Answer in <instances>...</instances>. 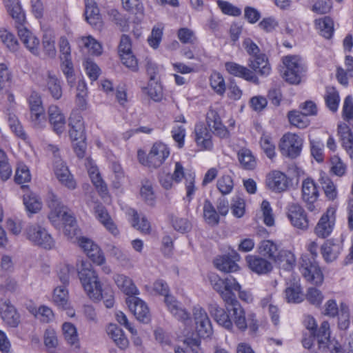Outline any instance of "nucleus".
<instances>
[{
    "label": "nucleus",
    "instance_id": "nucleus-1",
    "mask_svg": "<svg viewBox=\"0 0 353 353\" xmlns=\"http://www.w3.org/2000/svg\"><path fill=\"white\" fill-rule=\"evenodd\" d=\"M79 263L80 267L77 264L78 276L85 292L90 299H98L101 284L97 273L88 261L81 260Z\"/></svg>",
    "mask_w": 353,
    "mask_h": 353
},
{
    "label": "nucleus",
    "instance_id": "nucleus-2",
    "mask_svg": "<svg viewBox=\"0 0 353 353\" xmlns=\"http://www.w3.org/2000/svg\"><path fill=\"white\" fill-rule=\"evenodd\" d=\"M48 205L50 208L48 218L54 224L61 222L65 228V231L70 232L69 228H72L76 225L74 217L70 213V210L62 204L59 198L52 192H50L48 199Z\"/></svg>",
    "mask_w": 353,
    "mask_h": 353
},
{
    "label": "nucleus",
    "instance_id": "nucleus-3",
    "mask_svg": "<svg viewBox=\"0 0 353 353\" xmlns=\"http://www.w3.org/2000/svg\"><path fill=\"white\" fill-rule=\"evenodd\" d=\"M308 251L312 256V259L307 256H303L301 263V272L304 278L309 282L321 285L323 281V274L315 261V257L317 256L318 245L312 241L308 245Z\"/></svg>",
    "mask_w": 353,
    "mask_h": 353
},
{
    "label": "nucleus",
    "instance_id": "nucleus-4",
    "mask_svg": "<svg viewBox=\"0 0 353 353\" xmlns=\"http://www.w3.org/2000/svg\"><path fill=\"white\" fill-rule=\"evenodd\" d=\"M209 279L213 289L220 294L225 305L236 299L234 290H239L241 285L234 278L230 276L223 279L216 274H211Z\"/></svg>",
    "mask_w": 353,
    "mask_h": 353
},
{
    "label": "nucleus",
    "instance_id": "nucleus-5",
    "mask_svg": "<svg viewBox=\"0 0 353 353\" xmlns=\"http://www.w3.org/2000/svg\"><path fill=\"white\" fill-rule=\"evenodd\" d=\"M169 155V148L165 144L161 142L154 143L146 157L143 152H138L139 162L143 165L153 168L160 167Z\"/></svg>",
    "mask_w": 353,
    "mask_h": 353
},
{
    "label": "nucleus",
    "instance_id": "nucleus-6",
    "mask_svg": "<svg viewBox=\"0 0 353 353\" xmlns=\"http://www.w3.org/2000/svg\"><path fill=\"white\" fill-rule=\"evenodd\" d=\"M285 65L283 77L292 84H298L301 81L303 68L299 57L296 55L286 56L283 59Z\"/></svg>",
    "mask_w": 353,
    "mask_h": 353
},
{
    "label": "nucleus",
    "instance_id": "nucleus-7",
    "mask_svg": "<svg viewBox=\"0 0 353 353\" xmlns=\"http://www.w3.org/2000/svg\"><path fill=\"white\" fill-rule=\"evenodd\" d=\"M26 238L36 245L45 249H51L54 242L47 230L37 224L28 225L26 229Z\"/></svg>",
    "mask_w": 353,
    "mask_h": 353
},
{
    "label": "nucleus",
    "instance_id": "nucleus-8",
    "mask_svg": "<svg viewBox=\"0 0 353 353\" xmlns=\"http://www.w3.org/2000/svg\"><path fill=\"white\" fill-rule=\"evenodd\" d=\"M317 343L319 350L322 352H327L328 350L331 353L343 352L340 343L330 339V324L327 321H323L321 324L320 331L317 334Z\"/></svg>",
    "mask_w": 353,
    "mask_h": 353
},
{
    "label": "nucleus",
    "instance_id": "nucleus-9",
    "mask_svg": "<svg viewBox=\"0 0 353 353\" xmlns=\"http://www.w3.org/2000/svg\"><path fill=\"white\" fill-rule=\"evenodd\" d=\"M302 145L301 138L295 134L288 133L282 137L279 149L283 156L294 159L300 154Z\"/></svg>",
    "mask_w": 353,
    "mask_h": 353
},
{
    "label": "nucleus",
    "instance_id": "nucleus-10",
    "mask_svg": "<svg viewBox=\"0 0 353 353\" xmlns=\"http://www.w3.org/2000/svg\"><path fill=\"white\" fill-rule=\"evenodd\" d=\"M319 197V190L314 181L307 178L302 183V199L306 203L308 210L318 211L315 203Z\"/></svg>",
    "mask_w": 353,
    "mask_h": 353
},
{
    "label": "nucleus",
    "instance_id": "nucleus-11",
    "mask_svg": "<svg viewBox=\"0 0 353 353\" xmlns=\"http://www.w3.org/2000/svg\"><path fill=\"white\" fill-rule=\"evenodd\" d=\"M266 185L274 192H282L287 190L292 185V180L283 172L274 170L267 175Z\"/></svg>",
    "mask_w": 353,
    "mask_h": 353
},
{
    "label": "nucleus",
    "instance_id": "nucleus-12",
    "mask_svg": "<svg viewBox=\"0 0 353 353\" xmlns=\"http://www.w3.org/2000/svg\"><path fill=\"white\" fill-rule=\"evenodd\" d=\"M196 330L200 337H208L212 332L211 322L205 311L199 306L193 309Z\"/></svg>",
    "mask_w": 353,
    "mask_h": 353
},
{
    "label": "nucleus",
    "instance_id": "nucleus-13",
    "mask_svg": "<svg viewBox=\"0 0 353 353\" xmlns=\"http://www.w3.org/2000/svg\"><path fill=\"white\" fill-rule=\"evenodd\" d=\"M206 122L212 132L221 139H228L230 134L228 128L223 124L218 112L210 109L206 114Z\"/></svg>",
    "mask_w": 353,
    "mask_h": 353
},
{
    "label": "nucleus",
    "instance_id": "nucleus-14",
    "mask_svg": "<svg viewBox=\"0 0 353 353\" xmlns=\"http://www.w3.org/2000/svg\"><path fill=\"white\" fill-rule=\"evenodd\" d=\"M334 214L335 210L329 208L322 215L314 229V232L319 237L324 239L331 234L335 222Z\"/></svg>",
    "mask_w": 353,
    "mask_h": 353
},
{
    "label": "nucleus",
    "instance_id": "nucleus-15",
    "mask_svg": "<svg viewBox=\"0 0 353 353\" xmlns=\"http://www.w3.org/2000/svg\"><path fill=\"white\" fill-rule=\"evenodd\" d=\"M126 303L130 310L139 321L143 323H148L150 321L149 309L141 299L134 296H130L126 299Z\"/></svg>",
    "mask_w": 353,
    "mask_h": 353
},
{
    "label": "nucleus",
    "instance_id": "nucleus-16",
    "mask_svg": "<svg viewBox=\"0 0 353 353\" xmlns=\"http://www.w3.org/2000/svg\"><path fill=\"white\" fill-rule=\"evenodd\" d=\"M288 216L292 224L299 229L305 230L309 226V221L304 209L298 203H292L288 209Z\"/></svg>",
    "mask_w": 353,
    "mask_h": 353
},
{
    "label": "nucleus",
    "instance_id": "nucleus-17",
    "mask_svg": "<svg viewBox=\"0 0 353 353\" xmlns=\"http://www.w3.org/2000/svg\"><path fill=\"white\" fill-rule=\"evenodd\" d=\"M3 2L8 13L14 20L17 30L23 28L26 16L19 0H3Z\"/></svg>",
    "mask_w": 353,
    "mask_h": 353
},
{
    "label": "nucleus",
    "instance_id": "nucleus-18",
    "mask_svg": "<svg viewBox=\"0 0 353 353\" xmlns=\"http://www.w3.org/2000/svg\"><path fill=\"white\" fill-rule=\"evenodd\" d=\"M245 261L249 268L258 274H265L272 270V263L259 256L248 255Z\"/></svg>",
    "mask_w": 353,
    "mask_h": 353
},
{
    "label": "nucleus",
    "instance_id": "nucleus-19",
    "mask_svg": "<svg viewBox=\"0 0 353 353\" xmlns=\"http://www.w3.org/2000/svg\"><path fill=\"white\" fill-rule=\"evenodd\" d=\"M226 70L232 75L241 77L255 84H259L258 77L252 71L234 62H227L225 64Z\"/></svg>",
    "mask_w": 353,
    "mask_h": 353
},
{
    "label": "nucleus",
    "instance_id": "nucleus-20",
    "mask_svg": "<svg viewBox=\"0 0 353 353\" xmlns=\"http://www.w3.org/2000/svg\"><path fill=\"white\" fill-rule=\"evenodd\" d=\"M54 173L59 181L70 190L76 188V183L65 164L61 160L57 159L54 163Z\"/></svg>",
    "mask_w": 353,
    "mask_h": 353
},
{
    "label": "nucleus",
    "instance_id": "nucleus-21",
    "mask_svg": "<svg viewBox=\"0 0 353 353\" xmlns=\"http://www.w3.org/2000/svg\"><path fill=\"white\" fill-rule=\"evenodd\" d=\"M18 35L26 48L34 55L40 54L39 39L25 27L19 28Z\"/></svg>",
    "mask_w": 353,
    "mask_h": 353
},
{
    "label": "nucleus",
    "instance_id": "nucleus-22",
    "mask_svg": "<svg viewBox=\"0 0 353 353\" xmlns=\"http://www.w3.org/2000/svg\"><path fill=\"white\" fill-rule=\"evenodd\" d=\"M1 316L3 322L10 327H17L19 325L20 315L9 301H5L1 307Z\"/></svg>",
    "mask_w": 353,
    "mask_h": 353
},
{
    "label": "nucleus",
    "instance_id": "nucleus-23",
    "mask_svg": "<svg viewBox=\"0 0 353 353\" xmlns=\"http://www.w3.org/2000/svg\"><path fill=\"white\" fill-rule=\"evenodd\" d=\"M85 16L88 23L96 29L99 30L102 27V19L99 14V10L94 0H85Z\"/></svg>",
    "mask_w": 353,
    "mask_h": 353
},
{
    "label": "nucleus",
    "instance_id": "nucleus-24",
    "mask_svg": "<svg viewBox=\"0 0 353 353\" xmlns=\"http://www.w3.org/2000/svg\"><path fill=\"white\" fill-rule=\"evenodd\" d=\"M70 129L69 134L74 141L85 139V128L83 119L79 114H72L69 119Z\"/></svg>",
    "mask_w": 353,
    "mask_h": 353
},
{
    "label": "nucleus",
    "instance_id": "nucleus-25",
    "mask_svg": "<svg viewBox=\"0 0 353 353\" xmlns=\"http://www.w3.org/2000/svg\"><path fill=\"white\" fill-rule=\"evenodd\" d=\"M227 309L232 312V316L236 326L241 330L247 328V322L245 316V312L236 299L231 303L226 304Z\"/></svg>",
    "mask_w": 353,
    "mask_h": 353
},
{
    "label": "nucleus",
    "instance_id": "nucleus-26",
    "mask_svg": "<svg viewBox=\"0 0 353 353\" xmlns=\"http://www.w3.org/2000/svg\"><path fill=\"white\" fill-rule=\"evenodd\" d=\"M196 142L197 145L204 150H211L213 144L212 141V134L203 125H196L194 129Z\"/></svg>",
    "mask_w": 353,
    "mask_h": 353
},
{
    "label": "nucleus",
    "instance_id": "nucleus-27",
    "mask_svg": "<svg viewBox=\"0 0 353 353\" xmlns=\"http://www.w3.org/2000/svg\"><path fill=\"white\" fill-rule=\"evenodd\" d=\"M338 134L340 137L343 148L353 159V134L347 125L345 123L338 125Z\"/></svg>",
    "mask_w": 353,
    "mask_h": 353
},
{
    "label": "nucleus",
    "instance_id": "nucleus-28",
    "mask_svg": "<svg viewBox=\"0 0 353 353\" xmlns=\"http://www.w3.org/2000/svg\"><path fill=\"white\" fill-rule=\"evenodd\" d=\"M48 117L54 130L60 134L63 131L65 119L63 114L57 105H50L48 108Z\"/></svg>",
    "mask_w": 353,
    "mask_h": 353
},
{
    "label": "nucleus",
    "instance_id": "nucleus-29",
    "mask_svg": "<svg viewBox=\"0 0 353 353\" xmlns=\"http://www.w3.org/2000/svg\"><path fill=\"white\" fill-rule=\"evenodd\" d=\"M248 65L261 75H268L271 70L268 58L264 54L250 57L248 60Z\"/></svg>",
    "mask_w": 353,
    "mask_h": 353
},
{
    "label": "nucleus",
    "instance_id": "nucleus-30",
    "mask_svg": "<svg viewBox=\"0 0 353 353\" xmlns=\"http://www.w3.org/2000/svg\"><path fill=\"white\" fill-rule=\"evenodd\" d=\"M209 312L219 325L227 329L232 328V322L230 319L228 314L216 303H212L209 305Z\"/></svg>",
    "mask_w": 353,
    "mask_h": 353
},
{
    "label": "nucleus",
    "instance_id": "nucleus-31",
    "mask_svg": "<svg viewBox=\"0 0 353 353\" xmlns=\"http://www.w3.org/2000/svg\"><path fill=\"white\" fill-rule=\"evenodd\" d=\"M62 330L65 340L73 348L74 353H77L80 345L76 327L70 323H64Z\"/></svg>",
    "mask_w": 353,
    "mask_h": 353
},
{
    "label": "nucleus",
    "instance_id": "nucleus-32",
    "mask_svg": "<svg viewBox=\"0 0 353 353\" xmlns=\"http://www.w3.org/2000/svg\"><path fill=\"white\" fill-rule=\"evenodd\" d=\"M95 213L97 218L110 232H111L114 236L119 234V230L103 205H97L95 207Z\"/></svg>",
    "mask_w": 353,
    "mask_h": 353
},
{
    "label": "nucleus",
    "instance_id": "nucleus-33",
    "mask_svg": "<svg viewBox=\"0 0 353 353\" xmlns=\"http://www.w3.org/2000/svg\"><path fill=\"white\" fill-rule=\"evenodd\" d=\"M114 281L117 287L126 295L133 296L137 294L138 290L132 280L124 274H116Z\"/></svg>",
    "mask_w": 353,
    "mask_h": 353
},
{
    "label": "nucleus",
    "instance_id": "nucleus-34",
    "mask_svg": "<svg viewBox=\"0 0 353 353\" xmlns=\"http://www.w3.org/2000/svg\"><path fill=\"white\" fill-rule=\"evenodd\" d=\"M107 333L119 348L124 350L128 347V340L125 336L123 330L117 325H109L107 328Z\"/></svg>",
    "mask_w": 353,
    "mask_h": 353
},
{
    "label": "nucleus",
    "instance_id": "nucleus-35",
    "mask_svg": "<svg viewBox=\"0 0 353 353\" xmlns=\"http://www.w3.org/2000/svg\"><path fill=\"white\" fill-rule=\"evenodd\" d=\"M46 86L51 96L56 100L62 96V88L57 77L50 71L47 72Z\"/></svg>",
    "mask_w": 353,
    "mask_h": 353
},
{
    "label": "nucleus",
    "instance_id": "nucleus-36",
    "mask_svg": "<svg viewBox=\"0 0 353 353\" xmlns=\"http://www.w3.org/2000/svg\"><path fill=\"white\" fill-rule=\"evenodd\" d=\"M203 216L205 223L210 226L217 225L219 223V214L208 199L203 203Z\"/></svg>",
    "mask_w": 353,
    "mask_h": 353
},
{
    "label": "nucleus",
    "instance_id": "nucleus-37",
    "mask_svg": "<svg viewBox=\"0 0 353 353\" xmlns=\"http://www.w3.org/2000/svg\"><path fill=\"white\" fill-rule=\"evenodd\" d=\"M341 246L339 243L327 241L321 246V254L325 261L327 263L336 259L341 252Z\"/></svg>",
    "mask_w": 353,
    "mask_h": 353
},
{
    "label": "nucleus",
    "instance_id": "nucleus-38",
    "mask_svg": "<svg viewBox=\"0 0 353 353\" xmlns=\"http://www.w3.org/2000/svg\"><path fill=\"white\" fill-rule=\"evenodd\" d=\"M165 302L170 312L179 320L186 322L190 320V314L181 308L177 301L172 296H167Z\"/></svg>",
    "mask_w": 353,
    "mask_h": 353
},
{
    "label": "nucleus",
    "instance_id": "nucleus-39",
    "mask_svg": "<svg viewBox=\"0 0 353 353\" xmlns=\"http://www.w3.org/2000/svg\"><path fill=\"white\" fill-rule=\"evenodd\" d=\"M259 252L261 256L274 261L278 256L279 251L277 245L273 241L264 240L259 244Z\"/></svg>",
    "mask_w": 353,
    "mask_h": 353
},
{
    "label": "nucleus",
    "instance_id": "nucleus-40",
    "mask_svg": "<svg viewBox=\"0 0 353 353\" xmlns=\"http://www.w3.org/2000/svg\"><path fill=\"white\" fill-rule=\"evenodd\" d=\"M281 268L285 270H290L295 265L294 255L290 251L282 250L279 252V255L275 260Z\"/></svg>",
    "mask_w": 353,
    "mask_h": 353
},
{
    "label": "nucleus",
    "instance_id": "nucleus-41",
    "mask_svg": "<svg viewBox=\"0 0 353 353\" xmlns=\"http://www.w3.org/2000/svg\"><path fill=\"white\" fill-rule=\"evenodd\" d=\"M214 263L217 269L224 272H234L239 269L236 262L226 255L216 259Z\"/></svg>",
    "mask_w": 353,
    "mask_h": 353
},
{
    "label": "nucleus",
    "instance_id": "nucleus-42",
    "mask_svg": "<svg viewBox=\"0 0 353 353\" xmlns=\"http://www.w3.org/2000/svg\"><path fill=\"white\" fill-rule=\"evenodd\" d=\"M316 28L319 30L321 34L326 39L332 37L334 31V22L329 17L315 21Z\"/></svg>",
    "mask_w": 353,
    "mask_h": 353
},
{
    "label": "nucleus",
    "instance_id": "nucleus-43",
    "mask_svg": "<svg viewBox=\"0 0 353 353\" xmlns=\"http://www.w3.org/2000/svg\"><path fill=\"white\" fill-rule=\"evenodd\" d=\"M53 301L58 307L68 309V292L65 286H58L54 290Z\"/></svg>",
    "mask_w": 353,
    "mask_h": 353
},
{
    "label": "nucleus",
    "instance_id": "nucleus-44",
    "mask_svg": "<svg viewBox=\"0 0 353 353\" xmlns=\"http://www.w3.org/2000/svg\"><path fill=\"white\" fill-rule=\"evenodd\" d=\"M285 299L288 303H298L303 301L304 294L298 284H292L285 290Z\"/></svg>",
    "mask_w": 353,
    "mask_h": 353
},
{
    "label": "nucleus",
    "instance_id": "nucleus-45",
    "mask_svg": "<svg viewBox=\"0 0 353 353\" xmlns=\"http://www.w3.org/2000/svg\"><path fill=\"white\" fill-rule=\"evenodd\" d=\"M239 161L245 170H253L256 165L254 157L251 151L246 148L241 149L238 152Z\"/></svg>",
    "mask_w": 353,
    "mask_h": 353
},
{
    "label": "nucleus",
    "instance_id": "nucleus-46",
    "mask_svg": "<svg viewBox=\"0 0 353 353\" xmlns=\"http://www.w3.org/2000/svg\"><path fill=\"white\" fill-rule=\"evenodd\" d=\"M288 116L290 123L299 128H305L309 125L307 115L303 112L296 110L290 111Z\"/></svg>",
    "mask_w": 353,
    "mask_h": 353
},
{
    "label": "nucleus",
    "instance_id": "nucleus-47",
    "mask_svg": "<svg viewBox=\"0 0 353 353\" xmlns=\"http://www.w3.org/2000/svg\"><path fill=\"white\" fill-rule=\"evenodd\" d=\"M23 203L26 210L30 213H37L42 207L40 199L34 194H28L23 196Z\"/></svg>",
    "mask_w": 353,
    "mask_h": 353
},
{
    "label": "nucleus",
    "instance_id": "nucleus-48",
    "mask_svg": "<svg viewBox=\"0 0 353 353\" xmlns=\"http://www.w3.org/2000/svg\"><path fill=\"white\" fill-rule=\"evenodd\" d=\"M42 46L45 54L48 58L53 59L55 57L57 51L54 37L50 34H45L42 39Z\"/></svg>",
    "mask_w": 353,
    "mask_h": 353
},
{
    "label": "nucleus",
    "instance_id": "nucleus-49",
    "mask_svg": "<svg viewBox=\"0 0 353 353\" xmlns=\"http://www.w3.org/2000/svg\"><path fill=\"white\" fill-rule=\"evenodd\" d=\"M81 45L87 48L92 54L100 55L102 52L101 43L90 36L82 37L81 39Z\"/></svg>",
    "mask_w": 353,
    "mask_h": 353
},
{
    "label": "nucleus",
    "instance_id": "nucleus-50",
    "mask_svg": "<svg viewBox=\"0 0 353 353\" xmlns=\"http://www.w3.org/2000/svg\"><path fill=\"white\" fill-rule=\"evenodd\" d=\"M123 8L133 14L143 15L144 7L141 0H121Z\"/></svg>",
    "mask_w": 353,
    "mask_h": 353
},
{
    "label": "nucleus",
    "instance_id": "nucleus-51",
    "mask_svg": "<svg viewBox=\"0 0 353 353\" xmlns=\"http://www.w3.org/2000/svg\"><path fill=\"white\" fill-rule=\"evenodd\" d=\"M90 177L96 188L101 193H106L107 186L102 180L97 167L92 166L88 169Z\"/></svg>",
    "mask_w": 353,
    "mask_h": 353
},
{
    "label": "nucleus",
    "instance_id": "nucleus-52",
    "mask_svg": "<svg viewBox=\"0 0 353 353\" xmlns=\"http://www.w3.org/2000/svg\"><path fill=\"white\" fill-rule=\"evenodd\" d=\"M212 88L220 95H223L225 91V81L222 75L218 72H214L210 78Z\"/></svg>",
    "mask_w": 353,
    "mask_h": 353
},
{
    "label": "nucleus",
    "instance_id": "nucleus-53",
    "mask_svg": "<svg viewBox=\"0 0 353 353\" xmlns=\"http://www.w3.org/2000/svg\"><path fill=\"white\" fill-rule=\"evenodd\" d=\"M0 38L10 50L14 52L18 50V41L11 32L6 30H0Z\"/></svg>",
    "mask_w": 353,
    "mask_h": 353
},
{
    "label": "nucleus",
    "instance_id": "nucleus-54",
    "mask_svg": "<svg viewBox=\"0 0 353 353\" xmlns=\"http://www.w3.org/2000/svg\"><path fill=\"white\" fill-rule=\"evenodd\" d=\"M140 194L143 199L146 203H148L150 205H152L154 204L155 196L150 181L146 180L142 183Z\"/></svg>",
    "mask_w": 353,
    "mask_h": 353
},
{
    "label": "nucleus",
    "instance_id": "nucleus-55",
    "mask_svg": "<svg viewBox=\"0 0 353 353\" xmlns=\"http://www.w3.org/2000/svg\"><path fill=\"white\" fill-rule=\"evenodd\" d=\"M44 344L50 353L54 352L58 345L56 332L52 329H47L44 333Z\"/></svg>",
    "mask_w": 353,
    "mask_h": 353
},
{
    "label": "nucleus",
    "instance_id": "nucleus-56",
    "mask_svg": "<svg viewBox=\"0 0 353 353\" xmlns=\"http://www.w3.org/2000/svg\"><path fill=\"white\" fill-rule=\"evenodd\" d=\"M327 106L332 112H336L338 109L340 98L339 94L334 88H331L327 91L325 97Z\"/></svg>",
    "mask_w": 353,
    "mask_h": 353
},
{
    "label": "nucleus",
    "instance_id": "nucleus-57",
    "mask_svg": "<svg viewBox=\"0 0 353 353\" xmlns=\"http://www.w3.org/2000/svg\"><path fill=\"white\" fill-rule=\"evenodd\" d=\"M177 37L183 43L193 44L196 41L194 32L188 28H181L177 31Z\"/></svg>",
    "mask_w": 353,
    "mask_h": 353
},
{
    "label": "nucleus",
    "instance_id": "nucleus-58",
    "mask_svg": "<svg viewBox=\"0 0 353 353\" xmlns=\"http://www.w3.org/2000/svg\"><path fill=\"white\" fill-rule=\"evenodd\" d=\"M321 183L327 198L330 200L335 199L337 196V192L333 182L327 177H322Z\"/></svg>",
    "mask_w": 353,
    "mask_h": 353
},
{
    "label": "nucleus",
    "instance_id": "nucleus-59",
    "mask_svg": "<svg viewBox=\"0 0 353 353\" xmlns=\"http://www.w3.org/2000/svg\"><path fill=\"white\" fill-rule=\"evenodd\" d=\"M132 225L141 232L148 234L150 232V224L145 218H142L139 223V217L138 213L135 210H132Z\"/></svg>",
    "mask_w": 353,
    "mask_h": 353
},
{
    "label": "nucleus",
    "instance_id": "nucleus-60",
    "mask_svg": "<svg viewBox=\"0 0 353 353\" xmlns=\"http://www.w3.org/2000/svg\"><path fill=\"white\" fill-rule=\"evenodd\" d=\"M216 185L223 194H227L233 189V180L230 176L223 175L217 181Z\"/></svg>",
    "mask_w": 353,
    "mask_h": 353
},
{
    "label": "nucleus",
    "instance_id": "nucleus-61",
    "mask_svg": "<svg viewBox=\"0 0 353 353\" xmlns=\"http://www.w3.org/2000/svg\"><path fill=\"white\" fill-rule=\"evenodd\" d=\"M108 15L110 20L114 22L116 25L119 26L121 31L126 30L128 27V21L117 10L112 9L108 11Z\"/></svg>",
    "mask_w": 353,
    "mask_h": 353
},
{
    "label": "nucleus",
    "instance_id": "nucleus-62",
    "mask_svg": "<svg viewBox=\"0 0 353 353\" xmlns=\"http://www.w3.org/2000/svg\"><path fill=\"white\" fill-rule=\"evenodd\" d=\"M261 209L263 212L264 223L268 226H272L274 224V219L270 203L263 200L261 205Z\"/></svg>",
    "mask_w": 353,
    "mask_h": 353
},
{
    "label": "nucleus",
    "instance_id": "nucleus-63",
    "mask_svg": "<svg viewBox=\"0 0 353 353\" xmlns=\"http://www.w3.org/2000/svg\"><path fill=\"white\" fill-rule=\"evenodd\" d=\"M31 179V176L28 167L25 165H19L14 176V181L18 184H23L29 182Z\"/></svg>",
    "mask_w": 353,
    "mask_h": 353
},
{
    "label": "nucleus",
    "instance_id": "nucleus-64",
    "mask_svg": "<svg viewBox=\"0 0 353 353\" xmlns=\"http://www.w3.org/2000/svg\"><path fill=\"white\" fill-rule=\"evenodd\" d=\"M30 121L34 128H43L47 123L44 109L41 111L30 112Z\"/></svg>",
    "mask_w": 353,
    "mask_h": 353
}]
</instances>
